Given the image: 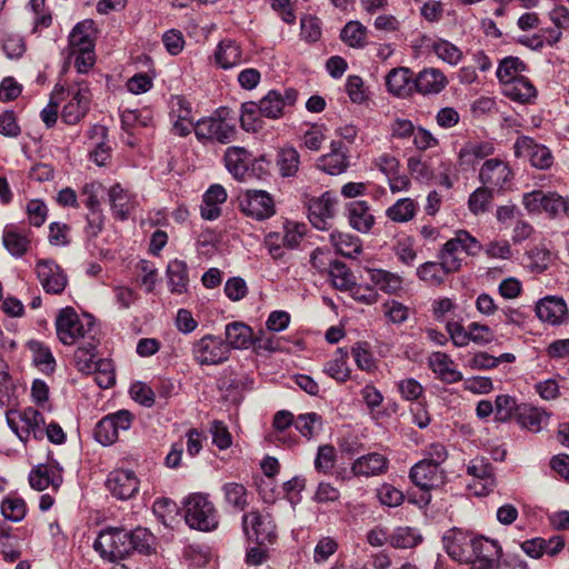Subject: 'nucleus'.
I'll list each match as a JSON object with an SVG mask.
<instances>
[{
	"mask_svg": "<svg viewBox=\"0 0 569 569\" xmlns=\"http://www.w3.org/2000/svg\"><path fill=\"white\" fill-rule=\"evenodd\" d=\"M214 59L222 69H231L243 62V52L237 42L223 40L214 52Z\"/></svg>",
	"mask_w": 569,
	"mask_h": 569,
	"instance_id": "obj_31",
	"label": "nucleus"
},
{
	"mask_svg": "<svg viewBox=\"0 0 569 569\" xmlns=\"http://www.w3.org/2000/svg\"><path fill=\"white\" fill-rule=\"evenodd\" d=\"M37 277L47 293H61L68 279L61 267L53 260L42 259L36 264Z\"/></svg>",
	"mask_w": 569,
	"mask_h": 569,
	"instance_id": "obj_15",
	"label": "nucleus"
},
{
	"mask_svg": "<svg viewBox=\"0 0 569 569\" xmlns=\"http://www.w3.org/2000/svg\"><path fill=\"white\" fill-rule=\"evenodd\" d=\"M347 217L352 229L368 233L375 224V216L366 201H351L347 206Z\"/></svg>",
	"mask_w": 569,
	"mask_h": 569,
	"instance_id": "obj_25",
	"label": "nucleus"
},
{
	"mask_svg": "<svg viewBox=\"0 0 569 569\" xmlns=\"http://www.w3.org/2000/svg\"><path fill=\"white\" fill-rule=\"evenodd\" d=\"M477 537L460 529L449 530L442 538L447 553L459 562L469 563Z\"/></svg>",
	"mask_w": 569,
	"mask_h": 569,
	"instance_id": "obj_12",
	"label": "nucleus"
},
{
	"mask_svg": "<svg viewBox=\"0 0 569 569\" xmlns=\"http://www.w3.org/2000/svg\"><path fill=\"white\" fill-rule=\"evenodd\" d=\"M277 166L282 177L296 176L300 166L299 152L292 147L281 149L277 156Z\"/></svg>",
	"mask_w": 569,
	"mask_h": 569,
	"instance_id": "obj_47",
	"label": "nucleus"
},
{
	"mask_svg": "<svg viewBox=\"0 0 569 569\" xmlns=\"http://www.w3.org/2000/svg\"><path fill=\"white\" fill-rule=\"evenodd\" d=\"M340 38L351 48H363L367 44V28L359 21H349L342 28Z\"/></svg>",
	"mask_w": 569,
	"mask_h": 569,
	"instance_id": "obj_46",
	"label": "nucleus"
},
{
	"mask_svg": "<svg viewBox=\"0 0 569 569\" xmlns=\"http://www.w3.org/2000/svg\"><path fill=\"white\" fill-rule=\"evenodd\" d=\"M236 133V126L221 116L202 118L196 122L194 127V134L199 141L227 144L234 139Z\"/></svg>",
	"mask_w": 569,
	"mask_h": 569,
	"instance_id": "obj_9",
	"label": "nucleus"
},
{
	"mask_svg": "<svg viewBox=\"0 0 569 569\" xmlns=\"http://www.w3.org/2000/svg\"><path fill=\"white\" fill-rule=\"evenodd\" d=\"M184 520L192 529L212 531L218 528L219 515L207 495L192 493L184 501Z\"/></svg>",
	"mask_w": 569,
	"mask_h": 569,
	"instance_id": "obj_2",
	"label": "nucleus"
},
{
	"mask_svg": "<svg viewBox=\"0 0 569 569\" xmlns=\"http://www.w3.org/2000/svg\"><path fill=\"white\" fill-rule=\"evenodd\" d=\"M409 476L411 481L425 491L438 488L445 483L443 469L423 459L412 466Z\"/></svg>",
	"mask_w": 569,
	"mask_h": 569,
	"instance_id": "obj_19",
	"label": "nucleus"
},
{
	"mask_svg": "<svg viewBox=\"0 0 569 569\" xmlns=\"http://www.w3.org/2000/svg\"><path fill=\"white\" fill-rule=\"evenodd\" d=\"M257 106L263 117L278 119L283 114L281 93L277 90H270Z\"/></svg>",
	"mask_w": 569,
	"mask_h": 569,
	"instance_id": "obj_49",
	"label": "nucleus"
},
{
	"mask_svg": "<svg viewBox=\"0 0 569 569\" xmlns=\"http://www.w3.org/2000/svg\"><path fill=\"white\" fill-rule=\"evenodd\" d=\"M30 350L32 351L33 362L36 366L46 372H53L56 367V360L50 349L41 342H30Z\"/></svg>",
	"mask_w": 569,
	"mask_h": 569,
	"instance_id": "obj_56",
	"label": "nucleus"
},
{
	"mask_svg": "<svg viewBox=\"0 0 569 569\" xmlns=\"http://www.w3.org/2000/svg\"><path fill=\"white\" fill-rule=\"evenodd\" d=\"M503 93L513 101L528 103L536 97V88L523 77L503 86Z\"/></svg>",
	"mask_w": 569,
	"mask_h": 569,
	"instance_id": "obj_41",
	"label": "nucleus"
},
{
	"mask_svg": "<svg viewBox=\"0 0 569 569\" xmlns=\"http://www.w3.org/2000/svg\"><path fill=\"white\" fill-rule=\"evenodd\" d=\"M53 475L54 471L49 466L40 465L32 469L29 475L30 486L38 491L47 489L50 485L57 487L58 483L56 482Z\"/></svg>",
	"mask_w": 569,
	"mask_h": 569,
	"instance_id": "obj_58",
	"label": "nucleus"
},
{
	"mask_svg": "<svg viewBox=\"0 0 569 569\" xmlns=\"http://www.w3.org/2000/svg\"><path fill=\"white\" fill-rule=\"evenodd\" d=\"M543 211L552 219L569 217V197H562L557 192H548Z\"/></svg>",
	"mask_w": 569,
	"mask_h": 569,
	"instance_id": "obj_53",
	"label": "nucleus"
},
{
	"mask_svg": "<svg viewBox=\"0 0 569 569\" xmlns=\"http://www.w3.org/2000/svg\"><path fill=\"white\" fill-rule=\"evenodd\" d=\"M93 549L106 560L123 559L130 555L129 531L116 527L106 528L96 538Z\"/></svg>",
	"mask_w": 569,
	"mask_h": 569,
	"instance_id": "obj_5",
	"label": "nucleus"
},
{
	"mask_svg": "<svg viewBox=\"0 0 569 569\" xmlns=\"http://www.w3.org/2000/svg\"><path fill=\"white\" fill-rule=\"evenodd\" d=\"M421 541V536L410 527L397 528L389 538V542L395 548H413Z\"/></svg>",
	"mask_w": 569,
	"mask_h": 569,
	"instance_id": "obj_54",
	"label": "nucleus"
},
{
	"mask_svg": "<svg viewBox=\"0 0 569 569\" xmlns=\"http://www.w3.org/2000/svg\"><path fill=\"white\" fill-rule=\"evenodd\" d=\"M226 340L228 345V351L231 349H248L253 343L252 329L243 322H230L224 329Z\"/></svg>",
	"mask_w": 569,
	"mask_h": 569,
	"instance_id": "obj_28",
	"label": "nucleus"
},
{
	"mask_svg": "<svg viewBox=\"0 0 569 569\" xmlns=\"http://www.w3.org/2000/svg\"><path fill=\"white\" fill-rule=\"evenodd\" d=\"M107 128L94 124L88 131V138L92 140L94 149L90 152L91 160L98 166H104L110 159V147L106 143Z\"/></svg>",
	"mask_w": 569,
	"mask_h": 569,
	"instance_id": "obj_30",
	"label": "nucleus"
},
{
	"mask_svg": "<svg viewBox=\"0 0 569 569\" xmlns=\"http://www.w3.org/2000/svg\"><path fill=\"white\" fill-rule=\"evenodd\" d=\"M330 148L329 153L318 159L317 167L331 176H337L345 172L349 167L348 150L340 141H332Z\"/></svg>",
	"mask_w": 569,
	"mask_h": 569,
	"instance_id": "obj_22",
	"label": "nucleus"
},
{
	"mask_svg": "<svg viewBox=\"0 0 569 569\" xmlns=\"http://www.w3.org/2000/svg\"><path fill=\"white\" fill-rule=\"evenodd\" d=\"M330 242L337 253L347 258H356L361 252V241L349 233L333 231L330 233Z\"/></svg>",
	"mask_w": 569,
	"mask_h": 569,
	"instance_id": "obj_40",
	"label": "nucleus"
},
{
	"mask_svg": "<svg viewBox=\"0 0 569 569\" xmlns=\"http://www.w3.org/2000/svg\"><path fill=\"white\" fill-rule=\"evenodd\" d=\"M431 50L442 61L456 66L462 60V51L453 43L445 39H437L431 44Z\"/></svg>",
	"mask_w": 569,
	"mask_h": 569,
	"instance_id": "obj_50",
	"label": "nucleus"
},
{
	"mask_svg": "<svg viewBox=\"0 0 569 569\" xmlns=\"http://www.w3.org/2000/svg\"><path fill=\"white\" fill-rule=\"evenodd\" d=\"M336 462V449L331 445H323L318 448L315 459V468L318 472L329 473Z\"/></svg>",
	"mask_w": 569,
	"mask_h": 569,
	"instance_id": "obj_61",
	"label": "nucleus"
},
{
	"mask_svg": "<svg viewBox=\"0 0 569 569\" xmlns=\"http://www.w3.org/2000/svg\"><path fill=\"white\" fill-rule=\"evenodd\" d=\"M480 242L466 230H459L456 236L449 239L438 253L439 260L447 270L452 273L461 268L462 254L476 256L480 252Z\"/></svg>",
	"mask_w": 569,
	"mask_h": 569,
	"instance_id": "obj_3",
	"label": "nucleus"
},
{
	"mask_svg": "<svg viewBox=\"0 0 569 569\" xmlns=\"http://www.w3.org/2000/svg\"><path fill=\"white\" fill-rule=\"evenodd\" d=\"M347 360L348 351L342 348H338L333 358L325 365L323 372L340 382L348 380L350 377V369L347 366Z\"/></svg>",
	"mask_w": 569,
	"mask_h": 569,
	"instance_id": "obj_44",
	"label": "nucleus"
},
{
	"mask_svg": "<svg viewBox=\"0 0 569 569\" xmlns=\"http://www.w3.org/2000/svg\"><path fill=\"white\" fill-rule=\"evenodd\" d=\"M57 337L64 346H80L97 338V328L90 316L80 318L73 308L67 307L56 318Z\"/></svg>",
	"mask_w": 569,
	"mask_h": 569,
	"instance_id": "obj_1",
	"label": "nucleus"
},
{
	"mask_svg": "<svg viewBox=\"0 0 569 569\" xmlns=\"http://www.w3.org/2000/svg\"><path fill=\"white\" fill-rule=\"evenodd\" d=\"M515 154L518 158H527L538 169H548L552 164L550 150L527 136L519 137L513 146Z\"/></svg>",
	"mask_w": 569,
	"mask_h": 569,
	"instance_id": "obj_16",
	"label": "nucleus"
},
{
	"mask_svg": "<svg viewBox=\"0 0 569 569\" xmlns=\"http://www.w3.org/2000/svg\"><path fill=\"white\" fill-rule=\"evenodd\" d=\"M525 70L523 62L517 57H507L502 59L497 69L498 79L505 84L520 78V72Z\"/></svg>",
	"mask_w": 569,
	"mask_h": 569,
	"instance_id": "obj_51",
	"label": "nucleus"
},
{
	"mask_svg": "<svg viewBox=\"0 0 569 569\" xmlns=\"http://www.w3.org/2000/svg\"><path fill=\"white\" fill-rule=\"evenodd\" d=\"M3 246L14 257H21L29 248V239L12 229H6L2 237Z\"/></svg>",
	"mask_w": 569,
	"mask_h": 569,
	"instance_id": "obj_57",
	"label": "nucleus"
},
{
	"mask_svg": "<svg viewBox=\"0 0 569 569\" xmlns=\"http://www.w3.org/2000/svg\"><path fill=\"white\" fill-rule=\"evenodd\" d=\"M411 73V70L406 67L391 69L386 76V86L388 91L399 98L410 96L415 89Z\"/></svg>",
	"mask_w": 569,
	"mask_h": 569,
	"instance_id": "obj_26",
	"label": "nucleus"
},
{
	"mask_svg": "<svg viewBox=\"0 0 569 569\" xmlns=\"http://www.w3.org/2000/svg\"><path fill=\"white\" fill-rule=\"evenodd\" d=\"M136 473L127 469H116L108 475L106 486L110 493L119 500H128L139 491Z\"/></svg>",
	"mask_w": 569,
	"mask_h": 569,
	"instance_id": "obj_18",
	"label": "nucleus"
},
{
	"mask_svg": "<svg viewBox=\"0 0 569 569\" xmlns=\"http://www.w3.org/2000/svg\"><path fill=\"white\" fill-rule=\"evenodd\" d=\"M1 513L13 522L21 521L27 513V505L20 497L9 496L1 502Z\"/></svg>",
	"mask_w": 569,
	"mask_h": 569,
	"instance_id": "obj_55",
	"label": "nucleus"
},
{
	"mask_svg": "<svg viewBox=\"0 0 569 569\" xmlns=\"http://www.w3.org/2000/svg\"><path fill=\"white\" fill-rule=\"evenodd\" d=\"M296 429L306 438L311 439L322 429V418L316 412L299 415L295 419Z\"/></svg>",
	"mask_w": 569,
	"mask_h": 569,
	"instance_id": "obj_52",
	"label": "nucleus"
},
{
	"mask_svg": "<svg viewBox=\"0 0 569 569\" xmlns=\"http://www.w3.org/2000/svg\"><path fill=\"white\" fill-rule=\"evenodd\" d=\"M417 204L411 198H401L386 210V216L393 222L403 223L412 220Z\"/></svg>",
	"mask_w": 569,
	"mask_h": 569,
	"instance_id": "obj_45",
	"label": "nucleus"
},
{
	"mask_svg": "<svg viewBox=\"0 0 569 569\" xmlns=\"http://www.w3.org/2000/svg\"><path fill=\"white\" fill-rule=\"evenodd\" d=\"M338 550V542L331 537H322L316 545L313 560L316 563L327 561Z\"/></svg>",
	"mask_w": 569,
	"mask_h": 569,
	"instance_id": "obj_64",
	"label": "nucleus"
},
{
	"mask_svg": "<svg viewBox=\"0 0 569 569\" xmlns=\"http://www.w3.org/2000/svg\"><path fill=\"white\" fill-rule=\"evenodd\" d=\"M429 366L447 383L462 380V373L453 368L452 359L443 352H433L429 358Z\"/></svg>",
	"mask_w": 569,
	"mask_h": 569,
	"instance_id": "obj_29",
	"label": "nucleus"
},
{
	"mask_svg": "<svg viewBox=\"0 0 569 569\" xmlns=\"http://www.w3.org/2000/svg\"><path fill=\"white\" fill-rule=\"evenodd\" d=\"M92 32H93V21L84 20L79 22L71 31L69 36V43L73 50L76 51H91L93 50V41H92Z\"/></svg>",
	"mask_w": 569,
	"mask_h": 569,
	"instance_id": "obj_35",
	"label": "nucleus"
},
{
	"mask_svg": "<svg viewBox=\"0 0 569 569\" xmlns=\"http://www.w3.org/2000/svg\"><path fill=\"white\" fill-rule=\"evenodd\" d=\"M501 556V547L496 540L477 537L469 565L472 569H492Z\"/></svg>",
	"mask_w": 569,
	"mask_h": 569,
	"instance_id": "obj_21",
	"label": "nucleus"
},
{
	"mask_svg": "<svg viewBox=\"0 0 569 569\" xmlns=\"http://www.w3.org/2000/svg\"><path fill=\"white\" fill-rule=\"evenodd\" d=\"M92 373L100 388L108 389L116 382L113 365L108 359H98L97 368Z\"/></svg>",
	"mask_w": 569,
	"mask_h": 569,
	"instance_id": "obj_60",
	"label": "nucleus"
},
{
	"mask_svg": "<svg viewBox=\"0 0 569 569\" xmlns=\"http://www.w3.org/2000/svg\"><path fill=\"white\" fill-rule=\"evenodd\" d=\"M241 212L254 220L262 221L276 213L274 200L264 190H246L238 197Z\"/></svg>",
	"mask_w": 569,
	"mask_h": 569,
	"instance_id": "obj_8",
	"label": "nucleus"
},
{
	"mask_svg": "<svg viewBox=\"0 0 569 569\" xmlns=\"http://www.w3.org/2000/svg\"><path fill=\"white\" fill-rule=\"evenodd\" d=\"M109 201L114 218L126 220L137 206L136 197L120 184H114L109 190Z\"/></svg>",
	"mask_w": 569,
	"mask_h": 569,
	"instance_id": "obj_27",
	"label": "nucleus"
},
{
	"mask_svg": "<svg viewBox=\"0 0 569 569\" xmlns=\"http://www.w3.org/2000/svg\"><path fill=\"white\" fill-rule=\"evenodd\" d=\"M493 200V190L483 186L477 188L468 199V208L475 216L489 211Z\"/></svg>",
	"mask_w": 569,
	"mask_h": 569,
	"instance_id": "obj_48",
	"label": "nucleus"
},
{
	"mask_svg": "<svg viewBox=\"0 0 569 569\" xmlns=\"http://www.w3.org/2000/svg\"><path fill=\"white\" fill-rule=\"evenodd\" d=\"M191 353L199 366H218L230 358L228 345L221 337L214 335H206L193 341Z\"/></svg>",
	"mask_w": 569,
	"mask_h": 569,
	"instance_id": "obj_6",
	"label": "nucleus"
},
{
	"mask_svg": "<svg viewBox=\"0 0 569 569\" xmlns=\"http://www.w3.org/2000/svg\"><path fill=\"white\" fill-rule=\"evenodd\" d=\"M329 276L332 286L340 291H349L356 287V279L350 269L341 261L335 260L329 264Z\"/></svg>",
	"mask_w": 569,
	"mask_h": 569,
	"instance_id": "obj_42",
	"label": "nucleus"
},
{
	"mask_svg": "<svg viewBox=\"0 0 569 569\" xmlns=\"http://www.w3.org/2000/svg\"><path fill=\"white\" fill-rule=\"evenodd\" d=\"M133 416L129 410H118L103 417L94 428V438L103 446L114 443L120 432L127 431L132 423Z\"/></svg>",
	"mask_w": 569,
	"mask_h": 569,
	"instance_id": "obj_10",
	"label": "nucleus"
},
{
	"mask_svg": "<svg viewBox=\"0 0 569 569\" xmlns=\"http://www.w3.org/2000/svg\"><path fill=\"white\" fill-rule=\"evenodd\" d=\"M69 100L64 104L61 118L67 124L80 122L90 109L91 92L87 86L79 84L68 91Z\"/></svg>",
	"mask_w": 569,
	"mask_h": 569,
	"instance_id": "obj_13",
	"label": "nucleus"
},
{
	"mask_svg": "<svg viewBox=\"0 0 569 569\" xmlns=\"http://www.w3.org/2000/svg\"><path fill=\"white\" fill-rule=\"evenodd\" d=\"M224 502L237 511H243L249 506V491L239 482H227L221 488Z\"/></svg>",
	"mask_w": 569,
	"mask_h": 569,
	"instance_id": "obj_39",
	"label": "nucleus"
},
{
	"mask_svg": "<svg viewBox=\"0 0 569 569\" xmlns=\"http://www.w3.org/2000/svg\"><path fill=\"white\" fill-rule=\"evenodd\" d=\"M511 179L512 172L509 166L497 158L485 161L479 171L480 182L492 190L506 189Z\"/></svg>",
	"mask_w": 569,
	"mask_h": 569,
	"instance_id": "obj_17",
	"label": "nucleus"
},
{
	"mask_svg": "<svg viewBox=\"0 0 569 569\" xmlns=\"http://www.w3.org/2000/svg\"><path fill=\"white\" fill-rule=\"evenodd\" d=\"M493 153V146L488 141H468L459 151L460 166H473L476 161Z\"/></svg>",
	"mask_w": 569,
	"mask_h": 569,
	"instance_id": "obj_33",
	"label": "nucleus"
},
{
	"mask_svg": "<svg viewBox=\"0 0 569 569\" xmlns=\"http://www.w3.org/2000/svg\"><path fill=\"white\" fill-rule=\"evenodd\" d=\"M448 84V79L442 71L436 68L421 70L413 80L415 89L423 94H438Z\"/></svg>",
	"mask_w": 569,
	"mask_h": 569,
	"instance_id": "obj_24",
	"label": "nucleus"
},
{
	"mask_svg": "<svg viewBox=\"0 0 569 569\" xmlns=\"http://www.w3.org/2000/svg\"><path fill=\"white\" fill-rule=\"evenodd\" d=\"M168 282L171 292L183 293L188 289L189 276L187 263L182 260H172L167 267Z\"/></svg>",
	"mask_w": 569,
	"mask_h": 569,
	"instance_id": "obj_37",
	"label": "nucleus"
},
{
	"mask_svg": "<svg viewBox=\"0 0 569 569\" xmlns=\"http://www.w3.org/2000/svg\"><path fill=\"white\" fill-rule=\"evenodd\" d=\"M467 473L473 478L469 485L477 496L489 493L496 486L493 467L485 457H475L467 465Z\"/></svg>",
	"mask_w": 569,
	"mask_h": 569,
	"instance_id": "obj_14",
	"label": "nucleus"
},
{
	"mask_svg": "<svg viewBox=\"0 0 569 569\" xmlns=\"http://www.w3.org/2000/svg\"><path fill=\"white\" fill-rule=\"evenodd\" d=\"M224 163L236 179L242 180L248 172V152L240 147H230L224 153Z\"/></svg>",
	"mask_w": 569,
	"mask_h": 569,
	"instance_id": "obj_36",
	"label": "nucleus"
},
{
	"mask_svg": "<svg viewBox=\"0 0 569 569\" xmlns=\"http://www.w3.org/2000/svg\"><path fill=\"white\" fill-rule=\"evenodd\" d=\"M308 218L311 224L319 230H329L336 216L337 198L327 191L320 197L308 200Z\"/></svg>",
	"mask_w": 569,
	"mask_h": 569,
	"instance_id": "obj_11",
	"label": "nucleus"
},
{
	"mask_svg": "<svg viewBox=\"0 0 569 569\" xmlns=\"http://www.w3.org/2000/svg\"><path fill=\"white\" fill-rule=\"evenodd\" d=\"M368 276L375 287L386 293H396L402 288V277L397 273L383 269H369Z\"/></svg>",
	"mask_w": 569,
	"mask_h": 569,
	"instance_id": "obj_38",
	"label": "nucleus"
},
{
	"mask_svg": "<svg viewBox=\"0 0 569 569\" xmlns=\"http://www.w3.org/2000/svg\"><path fill=\"white\" fill-rule=\"evenodd\" d=\"M6 420L9 428L24 443L31 436L38 440L44 437V418L41 412L32 407H27L23 410H8Z\"/></svg>",
	"mask_w": 569,
	"mask_h": 569,
	"instance_id": "obj_4",
	"label": "nucleus"
},
{
	"mask_svg": "<svg viewBox=\"0 0 569 569\" xmlns=\"http://www.w3.org/2000/svg\"><path fill=\"white\" fill-rule=\"evenodd\" d=\"M98 343L96 338L78 346L73 359L79 371L86 375H91L94 371L98 362L96 353Z\"/></svg>",
	"mask_w": 569,
	"mask_h": 569,
	"instance_id": "obj_32",
	"label": "nucleus"
},
{
	"mask_svg": "<svg viewBox=\"0 0 569 569\" xmlns=\"http://www.w3.org/2000/svg\"><path fill=\"white\" fill-rule=\"evenodd\" d=\"M452 273L445 268V264L439 262L428 261L420 264L417 269V276L421 281L431 286H440L445 282L448 274Z\"/></svg>",
	"mask_w": 569,
	"mask_h": 569,
	"instance_id": "obj_43",
	"label": "nucleus"
},
{
	"mask_svg": "<svg viewBox=\"0 0 569 569\" xmlns=\"http://www.w3.org/2000/svg\"><path fill=\"white\" fill-rule=\"evenodd\" d=\"M64 92V88L62 86L57 84L52 94L50 102L47 107H44L40 113L42 121L46 123L48 128H51L56 124L58 119V100L59 96Z\"/></svg>",
	"mask_w": 569,
	"mask_h": 569,
	"instance_id": "obj_63",
	"label": "nucleus"
},
{
	"mask_svg": "<svg viewBox=\"0 0 569 569\" xmlns=\"http://www.w3.org/2000/svg\"><path fill=\"white\" fill-rule=\"evenodd\" d=\"M130 552L149 553L151 550L152 535L146 529L138 528L129 531Z\"/></svg>",
	"mask_w": 569,
	"mask_h": 569,
	"instance_id": "obj_62",
	"label": "nucleus"
},
{
	"mask_svg": "<svg viewBox=\"0 0 569 569\" xmlns=\"http://www.w3.org/2000/svg\"><path fill=\"white\" fill-rule=\"evenodd\" d=\"M536 315L551 326H560L568 320L569 312L566 301L561 297L547 296L536 305Z\"/></svg>",
	"mask_w": 569,
	"mask_h": 569,
	"instance_id": "obj_20",
	"label": "nucleus"
},
{
	"mask_svg": "<svg viewBox=\"0 0 569 569\" xmlns=\"http://www.w3.org/2000/svg\"><path fill=\"white\" fill-rule=\"evenodd\" d=\"M388 463V459L383 455L370 452L353 461L351 472L356 477H376L387 471Z\"/></svg>",
	"mask_w": 569,
	"mask_h": 569,
	"instance_id": "obj_23",
	"label": "nucleus"
},
{
	"mask_svg": "<svg viewBox=\"0 0 569 569\" xmlns=\"http://www.w3.org/2000/svg\"><path fill=\"white\" fill-rule=\"evenodd\" d=\"M519 406L516 398L509 395H499L495 401L496 419L505 422L513 416L517 417Z\"/></svg>",
	"mask_w": 569,
	"mask_h": 569,
	"instance_id": "obj_59",
	"label": "nucleus"
},
{
	"mask_svg": "<svg viewBox=\"0 0 569 569\" xmlns=\"http://www.w3.org/2000/svg\"><path fill=\"white\" fill-rule=\"evenodd\" d=\"M242 527L247 538L259 546L276 541V523L269 513H260L257 510L247 512L242 516Z\"/></svg>",
	"mask_w": 569,
	"mask_h": 569,
	"instance_id": "obj_7",
	"label": "nucleus"
},
{
	"mask_svg": "<svg viewBox=\"0 0 569 569\" xmlns=\"http://www.w3.org/2000/svg\"><path fill=\"white\" fill-rule=\"evenodd\" d=\"M516 419L522 428L538 432L541 430L542 425L547 422L548 415L541 409L527 403H520Z\"/></svg>",
	"mask_w": 569,
	"mask_h": 569,
	"instance_id": "obj_34",
	"label": "nucleus"
}]
</instances>
